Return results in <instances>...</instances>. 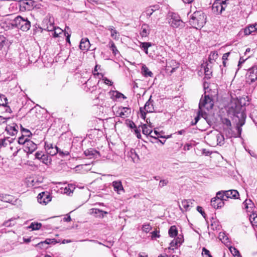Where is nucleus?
Here are the masks:
<instances>
[{
  "mask_svg": "<svg viewBox=\"0 0 257 257\" xmlns=\"http://www.w3.org/2000/svg\"><path fill=\"white\" fill-rule=\"evenodd\" d=\"M244 99L240 98L233 99L230 102L229 108V113L232 114L233 119L236 122V130L237 132L235 133L232 130L231 123L229 119L226 118H223L222 120L224 127V132L226 136L228 138H236L239 137L241 135L242 131L241 126L244 125L245 121L246 114L244 112L245 105Z\"/></svg>",
  "mask_w": 257,
  "mask_h": 257,
  "instance_id": "obj_1",
  "label": "nucleus"
},
{
  "mask_svg": "<svg viewBox=\"0 0 257 257\" xmlns=\"http://www.w3.org/2000/svg\"><path fill=\"white\" fill-rule=\"evenodd\" d=\"M206 17L201 11L195 12L191 16L189 23L192 27L197 29H201L206 23Z\"/></svg>",
  "mask_w": 257,
  "mask_h": 257,
  "instance_id": "obj_2",
  "label": "nucleus"
},
{
  "mask_svg": "<svg viewBox=\"0 0 257 257\" xmlns=\"http://www.w3.org/2000/svg\"><path fill=\"white\" fill-rule=\"evenodd\" d=\"M12 25L24 32L28 31L31 27V23L27 18L20 16L15 18L13 21Z\"/></svg>",
  "mask_w": 257,
  "mask_h": 257,
  "instance_id": "obj_3",
  "label": "nucleus"
},
{
  "mask_svg": "<svg viewBox=\"0 0 257 257\" xmlns=\"http://www.w3.org/2000/svg\"><path fill=\"white\" fill-rule=\"evenodd\" d=\"M156 6H152L146 9L144 12V15L147 19H150L152 23H156L157 21L159 19V17L161 14L160 11L157 10Z\"/></svg>",
  "mask_w": 257,
  "mask_h": 257,
  "instance_id": "obj_4",
  "label": "nucleus"
},
{
  "mask_svg": "<svg viewBox=\"0 0 257 257\" xmlns=\"http://www.w3.org/2000/svg\"><path fill=\"white\" fill-rule=\"evenodd\" d=\"M168 21L170 25L173 28H176L184 26V23L177 14L170 13L168 15Z\"/></svg>",
  "mask_w": 257,
  "mask_h": 257,
  "instance_id": "obj_5",
  "label": "nucleus"
},
{
  "mask_svg": "<svg viewBox=\"0 0 257 257\" xmlns=\"http://www.w3.org/2000/svg\"><path fill=\"white\" fill-rule=\"evenodd\" d=\"M214 101L213 99L208 95H205L204 97H202L200 100L199 104V108L202 110L203 108L209 110L213 108Z\"/></svg>",
  "mask_w": 257,
  "mask_h": 257,
  "instance_id": "obj_6",
  "label": "nucleus"
},
{
  "mask_svg": "<svg viewBox=\"0 0 257 257\" xmlns=\"http://www.w3.org/2000/svg\"><path fill=\"white\" fill-rule=\"evenodd\" d=\"M152 96H150L149 100L146 102L144 107H140L141 117L145 119L146 118V112L151 113L154 111V107L153 105V100L151 99Z\"/></svg>",
  "mask_w": 257,
  "mask_h": 257,
  "instance_id": "obj_7",
  "label": "nucleus"
},
{
  "mask_svg": "<svg viewBox=\"0 0 257 257\" xmlns=\"http://www.w3.org/2000/svg\"><path fill=\"white\" fill-rule=\"evenodd\" d=\"M226 1L224 0H216L212 5V10L216 15L221 14L226 8Z\"/></svg>",
  "mask_w": 257,
  "mask_h": 257,
  "instance_id": "obj_8",
  "label": "nucleus"
},
{
  "mask_svg": "<svg viewBox=\"0 0 257 257\" xmlns=\"http://www.w3.org/2000/svg\"><path fill=\"white\" fill-rule=\"evenodd\" d=\"M52 32V36L54 38L58 37L60 34H61L63 32L65 36L66 37V41L68 43H70V37L71 36V31L70 28L66 26L64 31L59 27H56L54 26V29L51 31Z\"/></svg>",
  "mask_w": 257,
  "mask_h": 257,
  "instance_id": "obj_9",
  "label": "nucleus"
},
{
  "mask_svg": "<svg viewBox=\"0 0 257 257\" xmlns=\"http://www.w3.org/2000/svg\"><path fill=\"white\" fill-rule=\"evenodd\" d=\"M43 29L51 32L54 29V19L51 16H47L42 22Z\"/></svg>",
  "mask_w": 257,
  "mask_h": 257,
  "instance_id": "obj_10",
  "label": "nucleus"
},
{
  "mask_svg": "<svg viewBox=\"0 0 257 257\" xmlns=\"http://www.w3.org/2000/svg\"><path fill=\"white\" fill-rule=\"evenodd\" d=\"M247 82L249 83L257 80V66H254L249 69L246 75Z\"/></svg>",
  "mask_w": 257,
  "mask_h": 257,
  "instance_id": "obj_11",
  "label": "nucleus"
},
{
  "mask_svg": "<svg viewBox=\"0 0 257 257\" xmlns=\"http://www.w3.org/2000/svg\"><path fill=\"white\" fill-rule=\"evenodd\" d=\"M45 149L50 156H54L59 152V149L56 146L47 142H45Z\"/></svg>",
  "mask_w": 257,
  "mask_h": 257,
  "instance_id": "obj_12",
  "label": "nucleus"
},
{
  "mask_svg": "<svg viewBox=\"0 0 257 257\" xmlns=\"http://www.w3.org/2000/svg\"><path fill=\"white\" fill-rule=\"evenodd\" d=\"M37 198L38 202L44 205H46L51 200V197L47 192H43L39 193Z\"/></svg>",
  "mask_w": 257,
  "mask_h": 257,
  "instance_id": "obj_13",
  "label": "nucleus"
},
{
  "mask_svg": "<svg viewBox=\"0 0 257 257\" xmlns=\"http://www.w3.org/2000/svg\"><path fill=\"white\" fill-rule=\"evenodd\" d=\"M179 67V63L174 60H168L166 62V70L171 73L175 71Z\"/></svg>",
  "mask_w": 257,
  "mask_h": 257,
  "instance_id": "obj_14",
  "label": "nucleus"
},
{
  "mask_svg": "<svg viewBox=\"0 0 257 257\" xmlns=\"http://www.w3.org/2000/svg\"><path fill=\"white\" fill-rule=\"evenodd\" d=\"M112 186L113 188V190L118 194H121L124 193L125 190L122 184V182L120 180L114 181L111 183Z\"/></svg>",
  "mask_w": 257,
  "mask_h": 257,
  "instance_id": "obj_15",
  "label": "nucleus"
},
{
  "mask_svg": "<svg viewBox=\"0 0 257 257\" xmlns=\"http://www.w3.org/2000/svg\"><path fill=\"white\" fill-rule=\"evenodd\" d=\"M131 113V109L128 107H119L118 110L116 111V115L117 116L125 118L129 116Z\"/></svg>",
  "mask_w": 257,
  "mask_h": 257,
  "instance_id": "obj_16",
  "label": "nucleus"
},
{
  "mask_svg": "<svg viewBox=\"0 0 257 257\" xmlns=\"http://www.w3.org/2000/svg\"><path fill=\"white\" fill-rule=\"evenodd\" d=\"M18 125L16 123H13L8 124L5 128V131L9 135L13 136L18 133Z\"/></svg>",
  "mask_w": 257,
  "mask_h": 257,
  "instance_id": "obj_17",
  "label": "nucleus"
},
{
  "mask_svg": "<svg viewBox=\"0 0 257 257\" xmlns=\"http://www.w3.org/2000/svg\"><path fill=\"white\" fill-rule=\"evenodd\" d=\"M207 140L209 145L215 147L217 145V131L211 132L207 137Z\"/></svg>",
  "mask_w": 257,
  "mask_h": 257,
  "instance_id": "obj_18",
  "label": "nucleus"
},
{
  "mask_svg": "<svg viewBox=\"0 0 257 257\" xmlns=\"http://www.w3.org/2000/svg\"><path fill=\"white\" fill-rule=\"evenodd\" d=\"M25 151L29 154H32L37 148V145L30 140H28V141H26V144L25 145Z\"/></svg>",
  "mask_w": 257,
  "mask_h": 257,
  "instance_id": "obj_19",
  "label": "nucleus"
},
{
  "mask_svg": "<svg viewBox=\"0 0 257 257\" xmlns=\"http://www.w3.org/2000/svg\"><path fill=\"white\" fill-rule=\"evenodd\" d=\"M243 209L246 212L252 213L254 212V205L250 199H246L243 203Z\"/></svg>",
  "mask_w": 257,
  "mask_h": 257,
  "instance_id": "obj_20",
  "label": "nucleus"
},
{
  "mask_svg": "<svg viewBox=\"0 0 257 257\" xmlns=\"http://www.w3.org/2000/svg\"><path fill=\"white\" fill-rule=\"evenodd\" d=\"M226 198L238 199L239 196L238 192L236 190H229L224 191Z\"/></svg>",
  "mask_w": 257,
  "mask_h": 257,
  "instance_id": "obj_21",
  "label": "nucleus"
},
{
  "mask_svg": "<svg viewBox=\"0 0 257 257\" xmlns=\"http://www.w3.org/2000/svg\"><path fill=\"white\" fill-rule=\"evenodd\" d=\"M243 30L244 35L246 36L249 35L253 32H257V23L249 25Z\"/></svg>",
  "mask_w": 257,
  "mask_h": 257,
  "instance_id": "obj_22",
  "label": "nucleus"
},
{
  "mask_svg": "<svg viewBox=\"0 0 257 257\" xmlns=\"http://www.w3.org/2000/svg\"><path fill=\"white\" fill-rule=\"evenodd\" d=\"M90 47V42L88 38H82L80 41L79 48L82 51H87Z\"/></svg>",
  "mask_w": 257,
  "mask_h": 257,
  "instance_id": "obj_23",
  "label": "nucleus"
},
{
  "mask_svg": "<svg viewBox=\"0 0 257 257\" xmlns=\"http://www.w3.org/2000/svg\"><path fill=\"white\" fill-rule=\"evenodd\" d=\"M223 204V201L218 198H213L211 200V205L214 208H218L221 207Z\"/></svg>",
  "mask_w": 257,
  "mask_h": 257,
  "instance_id": "obj_24",
  "label": "nucleus"
},
{
  "mask_svg": "<svg viewBox=\"0 0 257 257\" xmlns=\"http://www.w3.org/2000/svg\"><path fill=\"white\" fill-rule=\"evenodd\" d=\"M193 201L191 200H183L182 201V206L185 211L189 210L193 207Z\"/></svg>",
  "mask_w": 257,
  "mask_h": 257,
  "instance_id": "obj_25",
  "label": "nucleus"
},
{
  "mask_svg": "<svg viewBox=\"0 0 257 257\" xmlns=\"http://www.w3.org/2000/svg\"><path fill=\"white\" fill-rule=\"evenodd\" d=\"M14 198L13 196L8 194H0V200L5 202L12 203Z\"/></svg>",
  "mask_w": 257,
  "mask_h": 257,
  "instance_id": "obj_26",
  "label": "nucleus"
},
{
  "mask_svg": "<svg viewBox=\"0 0 257 257\" xmlns=\"http://www.w3.org/2000/svg\"><path fill=\"white\" fill-rule=\"evenodd\" d=\"M106 29L110 31L111 37L113 39L115 40H118L119 39V35L118 34V33L113 26H108Z\"/></svg>",
  "mask_w": 257,
  "mask_h": 257,
  "instance_id": "obj_27",
  "label": "nucleus"
},
{
  "mask_svg": "<svg viewBox=\"0 0 257 257\" xmlns=\"http://www.w3.org/2000/svg\"><path fill=\"white\" fill-rule=\"evenodd\" d=\"M203 67V70L204 71L205 77L207 79H209L210 78L212 74V71L211 70V66L207 63L206 65L204 66H202V68Z\"/></svg>",
  "mask_w": 257,
  "mask_h": 257,
  "instance_id": "obj_28",
  "label": "nucleus"
},
{
  "mask_svg": "<svg viewBox=\"0 0 257 257\" xmlns=\"http://www.w3.org/2000/svg\"><path fill=\"white\" fill-rule=\"evenodd\" d=\"M90 213L92 214H95L97 216L103 217L104 214H107L108 213L106 211H102L99 209L92 208L90 209Z\"/></svg>",
  "mask_w": 257,
  "mask_h": 257,
  "instance_id": "obj_29",
  "label": "nucleus"
},
{
  "mask_svg": "<svg viewBox=\"0 0 257 257\" xmlns=\"http://www.w3.org/2000/svg\"><path fill=\"white\" fill-rule=\"evenodd\" d=\"M218 238L226 245H228V243L230 242L229 238L224 232H220L219 233Z\"/></svg>",
  "mask_w": 257,
  "mask_h": 257,
  "instance_id": "obj_30",
  "label": "nucleus"
},
{
  "mask_svg": "<svg viewBox=\"0 0 257 257\" xmlns=\"http://www.w3.org/2000/svg\"><path fill=\"white\" fill-rule=\"evenodd\" d=\"M149 27L147 24H143L141 28L140 34L142 37H147L149 34Z\"/></svg>",
  "mask_w": 257,
  "mask_h": 257,
  "instance_id": "obj_31",
  "label": "nucleus"
},
{
  "mask_svg": "<svg viewBox=\"0 0 257 257\" xmlns=\"http://www.w3.org/2000/svg\"><path fill=\"white\" fill-rule=\"evenodd\" d=\"M249 215V220L252 225L257 227V213L253 212Z\"/></svg>",
  "mask_w": 257,
  "mask_h": 257,
  "instance_id": "obj_32",
  "label": "nucleus"
},
{
  "mask_svg": "<svg viewBox=\"0 0 257 257\" xmlns=\"http://www.w3.org/2000/svg\"><path fill=\"white\" fill-rule=\"evenodd\" d=\"M217 145L222 146L224 143V137L220 132L217 131Z\"/></svg>",
  "mask_w": 257,
  "mask_h": 257,
  "instance_id": "obj_33",
  "label": "nucleus"
},
{
  "mask_svg": "<svg viewBox=\"0 0 257 257\" xmlns=\"http://www.w3.org/2000/svg\"><path fill=\"white\" fill-rule=\"evenodd\" d=\"M169 235L171 237H174L177 235L178 230L176 226H171L169 229L168 231Z\"/></svg>",
  "mask_w": 257,
  "mask_h": 257,
  "instance_id": "obj_34",
  "label": "nucleus"
},
{
  "mask_svg": "<svg viewBox=\"0 0 257 257\" xmlns=\"http://www.w3.org/2000/svg\"><path fill=\"white\" fill-rule=\"evenodd\" d=\"M142 72L143 75L145 77H152L153 76L152 72L149 70L146 65H143L142 66Z\"/></svg>",
  "mask_w": 257,
  "mask_h": 257,
  "instance_id": "obj_35",
  "label": "nucleus"
},
{
  "mask_svg": "<svg viewBox=\"0 0 257 257\" xmlns=\"http://www.w3.org/2000/svg\"><path fill=\"white\" fill-rule=\"evenodd\" d=\"M172 135H171L170 136H168L167 137H163L161 135L160 133L159 132H158V131L155 130L154 131H152V134H151V135L150 136L152 138H154L155 139H157V138H166V139H168V138H170L171 137Z\"/></svg>",
  "mask_w": 257,
  "mask_h": 257,
  "instance_id": "obj_36",
  "label": "nucleus"
},
{
  "mask_svg": "<svg viewBox=\"0 0 257 257\" xmlns=\"http://www.w3.org/2000/svg\"><path fill=\"white\" fill-rule=\"evenodd\" d=\"M152 46L150 42H142L141 43L140 47L145 51L146 54L148 53V48Z\"/></svg>",
  "mask_w": 257,
  "mask_h": 257,
  "instance_id": "obj_37",
  "label": "nucleus"
},
{
  "mask_svg": "<svg viewBox=\"0 0 257 257\" xmlns=\"http://www.w3.org/2000/svg\"><path fill=\"white\" fill-rule=\"evenodd\" d=\"M57 241L55 238H47L44 241H42L40 243H38L37 245H40L43 244V243H46L47 244H55L56 243Z\"/></svg>",
  "mask_w": 257,
  "mask_h": 257,
  "instance_id": "obj_38",
  "label": "nucleus"
},
{
  "mask_svg": "<svg viewBox=\"0 0 257 257\" xmlns=\"http://www.w3.org/2000/svg\"><path fill=\"white\" fill-rule=\"evenodd\" d=\"M218 53L216 52H213L210 53L208 57V61L210 63H213L218 57Z\"/></svg>",
  "mask_w": 257,
  "mask_h": 257,
  "instance_id": "obj_39",
  "label": "nucleus"
},
{
  "mask_svg": "<svg viewBox=\"0 0 257 257\" xmlns=\"http://www.w3.org/2000/svg\"><path fill=\"white\" fill-rule=\"evenodd\" d=\"M41 226L42 224L40 223L32 222L29 228L32 229V230H37L40 229Z\"/></svg>",
  "mask_w": 257,
  "mask_h": 257,
  "instance_id": "obj_40",
  "label": "nucleus"
},
{
  "mask_svg": "<svg viewBox=\"0 0 257 257\" xmlns=\"http://www.w3.org/2000/svg\"><path fill=\"white\" fill-rule=\"evenodd\" d=\"M210 227L213 230L219 229L220 225L218 221L213 219L211 221Z\"/></svg>",
  "mask_w": 257,
  "mask_h": 257,
  "instance_id": "obj_41",
  "label": "nucleus"
},
{
  "mask_svg": "<svg viewBox=\"0 0 257 257\" xmlns=\"http://www.w3.org/2000/svg\"><path fill=\"white\" fill-rule=\"evenodd\" d=\"M142 128L143 134L150 136L151 135L152 130L149 128L146 124H143Z\"/></svg>",
  "mask_w": 257,
  "mask_h": 257,
  "instance_id": "obj_42",
  "label": "nucleus"
},
{
  "mask_svg": "<svg viewBox=\"0 0 257 257\" xmlns=\"http://www.w3.org/2000/svg\"><path fill=\"white\" fill-rule=\"evenodd\" d=\"M40 161L46 165H48L51 162V158L47 155L44 154Z\"/></svg>",
  "mask_w": 257,
  "mask_h": 257,
  "instance_id": "obj_43",
  "label": "nucleus"
},
{
  "mask_svg": "<svg viewBox=\"0 0 257 257\" xmlns=\"http://www.w3.org/2000/svg\"><path fill=\"white\" fill-rule=\"evenodd\" d=\"M229 249L233 256L235 257H241L239 251L234 247L230 246L229 247Z\"/></svg>",
  "mask_w": 257,
  "mask_h": 257,
  "instance_id": "obj_44",
  "label": "nucleus"
},
{
  "mask_svg": "<svg viewBox=\"0 0 257 257\" xmlns=\"http://www.w3.org/2000/svg\"><path fill=\"white\" fill-rule=\"evenodd\" d=\"M109 45L110 48L112 51V53L114 54V55H116L118 53V51L117 50L114 42L112 41H110L109 43Z\"/></svg>",
  "mask_w": 257,
  "mask_h": 257,
  "instance_id": "obj_45",
  "label": "nucleus"
},
{
  "mask_svg": "<svg viewBox=\"0 0 257 257\" xmlns=\"http://www.w3.org/2000/svg\"><path fill=\"white\" fill-rule=\"evenodd\" d=\"M11 143V140H9V138L0 139V147H6L8 144H10Z\"/></svg>",
  "mask_w": 257,
  "mask_h": 257,
  "instance_id": "obj_46",
  "label": "nucleus"
},
{
  "mask_svg": "<svg viewBox=\"0 0 257 257\" xmlns=\"http://www.w3.org/2000/svg\"><path fill=\"white\" fill-rule=\"evenodd\" d=\"M21 131L22 133V135H24L25 137H29L32 135L31 132L29 130L24 128L22 125H21Z\"/></svg>",
  "mask_w": 257,
  "mask_h": 257,
  "instance_id": "obj_47",
  "label": "nucleus"
},
{
  "mask_svg": "<svg viewBox=\"0 0 257 257\" xmlns=\"http://www.w3.org/2000/svg\"><path fill=\"white\" fill-rule=\"evenodd\" d=\"M224 191H219L216 194V196L214 198H218L222 200H226L227 198H225V194H224Z\"/></svg>",
  "mask_w": 257,
  "mask_h": 257,
  "instance_id": "obj_48",
  "label": "nucleus"
},
{
  "mask_svg": "<svg viewBox=\"0 0 257 257\" xmlns=\"http://www.w3.org/2000/svg\"><path fill=\"white\" fill-rule=\"evenodd\" d=\"M73 189L74 187L72 185H69L64 188V193L70 195V193L72 192Z\"/></svg>",
  "mask_w": 257,
  "mask_h": 257,
  "instance_id": "obj_49",
  "label": "nucleus"
},
{
  "mask_svg": "<svg viewBox=\"0 0 257 257\" xmlns=\"http://www.w3.org/2000/svg\"><path fill=\"white\" fill-rule=\"evenodd\" d=\"M112 95L113 96H114L117 98H122L123 99L126 98V97L123 94H122L117 91H113Z\"/></svg>",
  "mask_w": 257,
  "mask_h": 257,
  "instance_id": "obj_50",
  "label": "nucleus"
},
{
  "mask_svg": "<svg viewBox=\"0 0 257 257\" xmlns=\"http://www.w3.org/2000/svg\"><path fill=\"white\" fill-rule=\"evenodd\" d=\"M8 99L5 95L0 96V105L5 106L8 103Z\"/></svg>",
  "mask_w": 257,
  "mask_h": 257,
  "instance_id": "obj_51",
  "label": "nucleus"
},
{
  "mask_svg": "<svg viewBox=\"0 0 257 257\" xmlns=\"http://www.w3.org/2000/svg\"><path fill=\"white\" fill-rule=\"evenodd\" d=\"M202 254L203 257H212L209 250L205 247L202 248Z\"/></svg>",
  "mask_w": 257,
  "mask_h": 257,
  "instance_id": "obj_52",
  "label": "nucleus"
},
{
  "mask_svg": "<svg viewBox=\"0 0 257 257\" xmlns=\"http://www.w3.org/2000/svg\"><path fill=\"white\" fill-rule=\"evenodd\" d=\"M24 135H22V136L19 138L18 142L19 144L25 145L26 141H28L29 139L28 138L24 139Z\"/></svg>",
  "mask_w": 257,
  "mask_h": 257,
  "instance_id": "obj_53",
  "label": "nucleus"
},
{
  "mask_svg": "<svg viewBox=\"0 0 257 257\" xmlns=\"http://www.w3.org/2000/svg\"><path fill=\"white\" fill-rule=\"evenodd\" d=\"M152 227L149 224H145L143 225L142 230L145 232H148L151 230Z\"/></svg>",
  "mask_w": 257,
  "mask_h": 257,
  "instance_id": "obj_54",
  "label": "nucleus"
},
{
  "mask_svg": "<svg viewBox=\"0 0 257 257\" xmlns=\"http://www.w3.org/2000/svg\"><path fill=\"white\" fill-rule=\"evenodd\" d=\"M95 152V151L92 149L87 150L84 152V153L86 156L91 157V156H92L94 155Z\"/></svg>",
  "mask_w": 257,
  "mask_h": 257,
  "instance_id": "obj_55",
  "label": "nucleus"
},
{
  "mask_svg": "<svg viewBox=\"0 0 257 257\" xmlns=\"http://www.w3.org/2000/svg\"><path fill=\"white\" fill-rule=\"evenodd\" d=\"M230 52H227L224 54L222 56L223 64L224 66H226V60H227L228 57L229 56Z\"/></svg>",
  "mask_w": 257,
  "mask_h": 257,
  "instance_id": "obj_56",
  "label": "nucleus"
},
{
  "mask_svg": "<svg viewBox=\"0 0 257 257\" xmlns=\"http://www.w3.org/2000/svg\"><path fill=\"white\" fill-rule=\"evenodd\" d=\"M169 183V181L167 179H163L161 180L159 182V186L160 187H163L165 186H166Z\"/></svg>",
  "mask_w": 257,
  "mask_h": 257,
  "instance_id": "obj_57",
  "label": "nucleus"
},
{
  "mask_svg": "<svg viewBox=\"0 0 257 257\" xmlns=\"http://www.w3.org/2000/svg\"><path fill=\"white\" fill-rule=\"evenodd\" d=\"M179 244L177 243L175 239H173L170 243V246L169 247V249H174L173 247L176 248Z\"/></svg>",
  "mask_w": 257,
  "mask_h": 257,
  "instance_id": "obj_58",
  "label": "nucleus"
},
{
  "mask_svg": "<svg viewBox=\"0 0 257 257\" xmlns=\"http://www.w3.org/2000/svg\"><path fill=\"white\" fill-rule=\"evenodd\" d=\"M152 234V238L154 239L155 238H159L160 237V235L159 234V231L157 230H156L155 231H153L151 232Z\"/></svg>",
  "mask_w": 257,
  "mask_h": 257,
  "instance_id": "obj_59",
  "label": "nucleus"
},
{
  "mask_svg": "<svg viewBox=\"0 0 257 257\" xmlns=\"http://www.w3.org/2000/svg\"><path fill=\"white\" fill-rule=\"evenodd\" d=\"M80 241H82H82H89V242H93V243H97L98 244L103 245V244L101 242L98 241L97 240H94V239H85L80 240Z\"/></svg>",
  "mask_w": 257,
  "mask_h": 257,
  "instance_id": "obj_60",
  "label": "nucleus"
},
{
  "mask_svg": "<svg viewBox=\"0 0 257 257\" xmlns=\"http://www.w3.org/2000/svg\"><path fill=\"white\" fill-rule=\"evenodd\" d=\"M180 245L184 241L183 236L179 235L176 239H174Z\"/></svg>",
  "mask_w": 257,
  "mask_h": 257,
  "instance_id": "obj_61",
  "label": "nucleus"
},
{
  "mask_svg": "<svg viewBox=\"0 0 257 257\" xmlns=\"http://www.w3.org/2000/svg\"><path fill=\"white\" fill-rule=\"evenodd\" d=\"M6 44V39L5 37H0V50L2 49Z\"/></svg>",
  "mask_w": 257,
  "mask_h": 257,
  "instance_id": "obj_62",
  "label": "nucleus"
},
{
  "mask_svg": "<svg viewBox=\"0 0 257 257\" xmlns=\"http://www.w3.org/2000/svg\"><path fill=\"white\" fill-rule=\"evenodd\" d=\"M10 117H4L0 115V124L7 122L10 120Z\"/></svg>",
  "mask_w": 257,
  "mask_h": 257,
  "instance_id": "obj_63",
  "label": "nucleus"
},
{
  "mask_svg": "<svg viewBox=\"0 0 257 257\" xmlns=\"http://www.w3.org/2000/svg\"><path fill=\"white\" fill-rule=\"evenodd\" d=\"M44 154H42V152H37L35 154V157L36 159L40 160L42 158Z\"/></svg>",
  "mask_w": 257,
  "mask_h": 257,
  "instance_id": "obj_64",
  "label": "nucleus"
}]
</instances>
